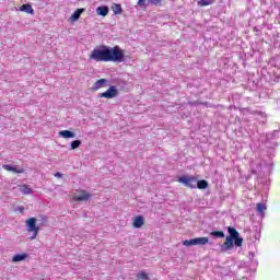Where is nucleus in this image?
Wrapping results in <instances>:
<instances>
[{
    "instance_id": "f257e3e1",
    "label": "nucleus",
    "mask_w": 280,
    "mask_h": 280,
    "mask_svg": "<svg viewBox=\"0 0 280 280\" xmlns=\"http://www.w3.org/2000/svg\"><path fill=\"white\" fill-rule=\"evenodd\" d=\"M89 59L95 60V62H126L124 49L119 46L102 45L91 51Z\"/></svg>"
},
{
    "instance_id": "f03ea898",
    "label": "nucleus",
    "mask_w": 280,
    "mask_h": 280,
    "mask_svg": "<svg viewBox=\"0 0 280 280\" xmlns=\"http://www.w3.org/2000/svg\"><path fill=\"white\" fill-rule=\"evenodd\" d=\"M26 231L28 233H33L31 236V240H34L35 237H38V233L40 231V225H36V218L32 217L26 220Z\"/></svg>"
},
{
    "instance_id": "7ed1b4c3",
    "label": "nucleus",
    "mask_w": 280,
    "mask_h": 280,
    "mask_svg": "<svg viewBox=\"0 0 280 280\" xmlns=\"http://www.w3.org/2000/svg\"><path fill=\"white\" fill-rule=\"evenodd\" d=\"M178 183H180L185 187H188L189 189H196L198 177L184 175L178 178Z\"/></svg>"
},
{
    "instance_id": "20e7f679",
    "label": "nucleus",
    "mask_w": 280,
    "mask_h": 280,
    "mask_svg": "<svg viewBox=\"0 0 280 280\" xmlns=\"http://www.w3.org/2000/svg\"><path fill=\"white\" fill-rule=\"evenodd\" d=\"M228 233H229L228 237H231V240H234L235 246L240 247L242 246V244H244V238L240 237V232H237L235 228L229 226Z\"/></svg>"
},
{
    "instance_id": "39448f33",
    "label": "nucleus",
    "mask_w": 280,
    "mask_h": 280,
    "mask_svg": "<svg viewBox=\"0 0 280 280\" xmlns=\"http://www.w3.org/2000/svg\"><path fill=\"white\" fill-rule=\"evenodd\" d=\"M119 95V90H117V86L112 85L108 90L100 94V97H104L105 100H113L114 97H117Z\"/></svg>"
},
{
    "instance_id": "423d86ee",
    "label": "nucleus",
    "mask_w": 280,
    "mask_h": 280,
    "mask_svg": "<svg viewBox=\"0 0 280 280\" xmlns=\"http://www.w3.org/2000/svg\"><path fill=\"white\" fill-rule=\"evenodd\" d=\"M91 198V194L86 192V190H80L79 195H73L72 200L74 202H86Z\"/></svg>"
},
{
    "instance_id": "0eeeda50",
    "label": "nucleus",
    "mask_w": 280,
    "mask_h": 280,
    "mask_svg": "<svg viewBox=\"0 0 280 280\" xmlns=\"http://www.w3.org/2000/svg\"><path fill=\"white\" fill-rule=\"evenodd\" d=\"M233 246H234V244H233V238L226 236L224 244H222V245L220 246L221 253H226V250L233 249Z\"/></svg>"
},
{
    "instance_id": "6e6552de",
    "label": "nucleus",
    "mask_w": 280,
    "mask_h": 280,
    "mask_svg": "<svg viewBox=\"0 0 280 280\" xmlns=\"http://www.w3.org/2000/svg\"><path fill=\"white\" fill-rule=\"evenodd\" d=\"M2 167L7 172H13L14 174H24L25 173V168H18L16 166H12L10 164H4Z\"/></svg>"
},
{
    "instance_id": "1a4fd4ad",
    "label": "nucleus",
    "mask_w": 280,
    "mask_h": 280,
    "mask_svg": "<svg viewBox=\"0 0 280 280\" xmlns=\"http://www.w3.org/2000/svg\"><path fill=\"white\" fill-rule=\"evenodd\" d=\"M145 224V219L142 215H137L133 219L132 226L133 229H141Z\"/></svg>"
},
{
    "instance_id": "9d476101",
    "label": "nucleus",
    "mask_w": 280,
    "mask_h": 280,
    "mask_svg": "<svg viewBox=\"0 0 280 280\" xmlns=\"http://www.w3.org/2000/svg\"><path fill=\"white\" fill-rule=\"evenodd\" d=\"M106 79H100L97 80L93 86H92V91H100V89H104V86H106Z\"/></svg>"
},
{
    "instance_id": "9b49d317",
    "label": "nucleus",
    "mask_w": 280,
    "mask_h": 280,
    "mask_svg": "<svg viewBox=\"0 0 280 280\" xmlns=\"http://www.w3.org/2000/svg\"><path fill=\"white\" fill-rule=\"evenodd\" d=\"M108 12L109 9L106 5L96 8V14H98V16H108Z\"/></svg>"
},
{
    "instance_id": "f8f14e48",
    "label": "nucleus",
    "mask_w": 280,
    "mask_h": 280,
    "mask_svg": "<svg viewBox=\"0 0 280 280\" xmlns=\"http://www.w3.org/2000/svg\"><path fill=\"white\" fill-rule=\"evenodd\" d=\"M207 244H209V237L207 236L195 238V246H205Z\"/></svg>"
},
{
    "instance_id": "ddd939ff",
    "label": "nucleus",
    "mask_w": 280,
    "mask_h": 280,
    "mask_svg": "<svg viewBox=\"0 0 280 280\" xmlns=\"http://www.w3.org/2000/svg\"><path fill=\"white\" fill-rule=\"evenodd\" d=\"M59 137H62L63 139H74L75 133L73 131L62 130L59 132Z\"/></svg>"
},
{
    "instance_id": "4468645a",
    "label": "nucleus",
    "mask_w": 280,
    "mask_h": 280,
    "mask_svg": "<svg viewBox=\"0 0 280 280\" xmlns=\"http://www.w3.org/2000/svg\"><path fill=\"white\" fill-rule=\"evenodd\" d=\"M20 12H26V14H34V9L32 8V4L26 3L20 7Z\"/></svg>"
},
{
    "instance_id": "2eb2a0df",
    "label": "nucleus",
    "mask_w": 280,
    "mask_h": 280,
    "mask_svg": "<svg viewBox=\"0 0 280 280\" xmlns=\"http://www.w3.org/2000/svg\"><path fill=\"white\" fill-rule=\"evenodd\" d=\"M213 3H215V0H199L197 5H199V8H206L207 5H213Z\"/></svg>"
},
{
    "instance_id": "dca6fc26",
    "label": "nucleus",
    "mask_w": 280,
    "mask_h": 280,
    "mask_svg": "<svg viewBox=\"0 0 280 280\" xmlns=\"http://www.w3.org/2000/svg\"><path fill=\"white\" fill-rule=\"evenodd\" d=\"M19 190L21 191V194H24V196H30V194H32V188H30V186L27 185L19 186Z\"/></svg>"
},
{
    "instance_id": "f3484780",
    "label": "nucleus",
    "mask_w": 280,
    "mask_h": 280,
    "mask_svg": "<svg viewBox=\"0 0 280 280\" xmlns=\"http://www.w3.org/2000/svg\"><path fill=\"white\" fill-rule=\"evenodd\" d=\"M84 12V9H77L73 14L71 15V21H78L80 16H82V13Z\"/></svg>"
},
{
    "instance_id": "a211bd4d",
    "label": "nucleus",
    "mask_w": 280,
    "mask_h": 280,
    "mask_svg": "<svg viewBox=\"0 0 280 280\" xmlns=\"http://www.w3.org/2000/svg\"><path fill=\"white\" fill-rule=\"evenodd\" d=\"M196 187H197L198 189H207V187H209V182H207V180H205V179H201V180H198V179H197Z\"/></svg>"
},
{
    "instance_id": "6ab92c4d",
    "label": "nucleus",
    "mask_w": 280,
    "mask_h": 280,
    "mask_svg": "<svg viewBox=\"0 0 280 280\" xmlns=\"http://www.w3.org/2000/svg\"><path fill=\"white\" fill-rule=\"evenodd\" d=\"M25 259H27V254H16L13 256L12 261L16 262V261H23Z\"/></svg>"
},
{
    "instance_id": "aec40b11",
    "label": "nucleus",
    "mask_w": 280,
    "mask_h": 280,
    "mask_svg": "<svg viewBox=\"0 0 280 280\" xmlns=\"http://www.w3.org/2000/svg\"><path fill=\"white\" fill-rule=\"evenodd\" d=\"M266 203L259 202L256 205V210L258 213H260V215H264V213L266 212Z\"/></svg>"
},
{
    "instance_id": "412c9836",
    "label": "nucleus",
    "mask_w": 280,
    "mask_h": 280,
    "mask_svg": "<svg viewBox=\"0 0 280 280\" xmlns=\"http://www.w3.org/2000/svg\"><path fill=\"white\" fill-rule=\"evenodd\" d=\"M112 10L114 14H121L124 12V9H121V4H114L112 7Z\"/></svg>"
},
{
    "instance_id": "4be33fe9",
    "label": "nucleus",
    "mask_w": 280,
    "mask_h": 280,
    "mask_svg": "<svg viewBox=\"0 0 280 280\" xmlns=\"http://www.w3.org/2000/svg\"><path fill=\"white\" fill-rule=\"evenodd\" d=\"M183 246H196V238L183 241Z\"/></svg>"
},
{
    "instance_id": "5701e85b",
    "label": "nucleus",
    "mask_w": 280,
    "mask_h": 280,
    "mask_svg": "<svg viewBox=\"0 0 280 280\" xmlns=\"http://www.w3.org/2000/svg\"><path fill=\"white\" fill-rule=\"evenodd\" d=\"M137 279L148 280V279H150V277L148 276V273L145 271H141V272L137 273Z\"/></svg>"
},
{
    "instance_id": "b1692460",
    "label": "nucleus",
    "mask_w": 280,
    "mask_h": 280,
    "mask_svg": "<svg viewBox=\"0 0 280 280\" xmlns=\"http://www.w3.org/2000/svg\"><path fill=\"white\" fill-rule=\"evenodd\" d=\"M80 145H82V141L74 140L71 142V150H78V148H80Z\"/></svg>"
},
{
    "instance_id": "393cba45",
    "label": "nucleus",
    "mask_w": 280,
    "mask_h": 280,
    "mask_svg": "<svg viewBox=\"0 0 280 280\" xmlns=\"http://www.w3.org/2000/svg\"><path fill=\"white\" fill-rule=\"evenodd\" d=\"M210 235H212L213 237H224V232L214 231V232H211Z\"/></svg>"
},
{
    "instance_id": "a878e982",
    "label": "nucleus",
    "mask_w": 280,
    "mask_h": 280,
    "mask_svg": "<svg viewBox=\"0 0 280 280\" xmlns=\"http://www.w3.org/2000/svg\"><path fill=\"white\" fill-rule=\"evenodd\" d=\"M150 5H161L163 3V0H148Z\"/></svg>"
},
{
    "instance_id": "bb28decb",
    "label": "nucleus",
    "mask_w": 280,
    "mask_h": 280,
    "mask_svg": "<svg viewBox=\"0 0 280 280\" xmlns=\"http://www.w3.org/2000/svg\"><path fill=\"white\" fill-rule=\"evenodd\" d=\"M47 224V217H42V222L39 223V226H45Z\"/></svg>"
},
{
    "instance_id": "cd10ccee",
    "label": "nucleus",
    "mask_w": 280,
    "mask_h": 280,
    "mask_svg": "<svg viewBox=\"0 0 280 280\" xmlns=\"http://www.w3.org/2000/svg\"><path fill=\"white\" fill-rule=\"evenodd\" d=\"M138 5H140L141 8H143L145 4V0H138Z\"/></svg>"
},
{
    "instance_id": "c85d7f7f",
    "label": "nucleus",
    "mask_w": 280,
    "mask_h": 280,
    "mask_svg": "<svg viewBox=\"0 0 280 280\" xmlns=\"http://www.w3.org/2000/svg\"><path fill=\"white\" fill-rule=\"evenodd\" d=\"M18 211H20L21 213H25V207H19Z\"/></svg>"
},
{
    "instance_id": "c756f323",
    "label": "nucleus",
    "mask_w": 280,
    "mask_h": 280,
    "mask_svg": "<svg viewBox=\"0 0 280 280\" xmlns=\"http://www.w3.org/2000/svg\"><path fill=\"white\" fill-rule=\"evenodd\" d=\"M55 177H56V178H62V174H61V173H56V174H55Z\"/></svg>"
}]
</instances>
